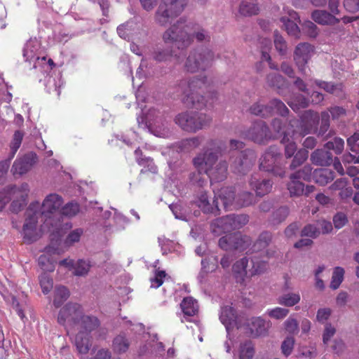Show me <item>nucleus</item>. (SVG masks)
<instances>
[{"mask_svg":"<svg viewBox=\"0 0 359 359\" xmlns=\"http://www.w3.org/2000/svg\"><path fill=\"white\" fill-rule=\"evenodd\" d=\"M196 38L198 42L209 40L204 29L200 28L198 25L193 22H187L186 19L180 18L175 23L172 25L163 34L162 39L166 43L175 44L178 49H187Z\"/></svg>","mask_w":359,"mask_h":359,"instance_id":"f257e3e1","label":"nucleus"},{"mask_svg":"<svg viewBox=\"0 0 359 359\" xmlns=\"http://www.w3.org/2000/svg\"><path fill=\"white\" fill-rule=\"evenodd\" d=\"M178 87L182 93V101L187 107L202 109L206 107L204 96L201 95L208 87L205 76L182 79Z\"/></svg>","mask_w":359,"mask_h":359,"instance_id":"f03ea898","label":"nucleus"},{"mask_svg":"<svg viewBox=\"0 0 359 359\" xmlns=\"http://www.w3.org/2000/svg\"><path fill=\"white\" fill-rule=\"evenodd\" d=\"M29 192V185L27 183L22 184L20 187L10 185L0 191V211L6 205L12 201L11 211L18 213L27 205V200Z\"/></svg>","mask_w":359,"mask_h":359,"instance_id":"7ed1b4c3","label":"nucleus"},{"mask_svg":"<svg viewBox=\"0 0 359 359\" xmlns=\"http://www.w3.org/2000/svg\"><path fill=\"white\" fill-rule=\"evenodd\" d=\"M175 121L183 130L196 133L209 126L212 122V117L205 113L187 111L177 114Z\"/></svg>","mask_w":359,"mask_h":359,"instance_id":"20e7f679","label":"nucleus"},{"mask_svg":"<svg viewBox=\"0 0 359 359\" xmlns=\"http://www.w3.org/2000/svg\"><path fill=\"white\" fill-rule=\"evenodd\" d=\"M208 144L210 147V149L198 154L193 158L194 168L197 170L205 172V174L217 163L224 147L222 142L217 140H210Z\"/></svg>","mask_w":359,"mask_h":359,"instance_id":"39448f33","label":"nucleus"},{"mask_svg":"<svg viewBox=\"0 0 359 359\" xmlns=\"http://www.w3.org/2000/svg\"><path fill=\"white\" fill-rule=\"evenodd\" d=\"M259 169L271 172L273 175L283 177L285 175V165L278 147L271 145L265 151L259 159Z\"/></svg>","mask_w":359,"mask_h":359,"instance_id":"423d86ee","label":"nucleus"},{"mask_svg":"<svg viewBox=\"0 0 359 359\" xmlns=\"http://www.w3.org/2000/svg\"><path fill=\"white\" fill-rule=\"evenodd\" d=\"M319 122L320 116L318 112L306 110L301 115L299 121L296 118H290L288 126L292 128V135L298 133L304 137L309 133L317 132Z\"/></svg>","mask_w":359,"mask_h":359,"instance_id":"0eeeda50","label":"nucleus"},{"mask_svg":"<svg viewBox=\"0 0 359 359\" xmlns=\"http://www.w3.org/2000/svg\"><path fill=\"white\" fill-rule=\"evenodd\" d=\"M214 60L215 54L212 50L208 48L194 50L186 60L184 69L191 73L205 71L212 65Z\"/></svg>","mask_w":359,"mask_h":359,"instance_id":"6e6552de","label":"nucleus"},{"mask_svg":"<svg viewBox=\"0 0 359 359\" xmlns=\"http://www.w3.org/2000/svg\"><path fill=\"white\" fill-rule=\"evenodd\" d=\"M249 112L252 115L267 118L275 114L286 117L290 110L280 100L275 98L271 100L267 104H263L260 100L253 103L249 108Z\"/></svg>","mask_w":359,"mask_h":359,"instance_id":"1a4fd4ad","label":"nucleus"},{"mask_svg":"<svg viewBox=\"0 0 359 359\" xmlns=\"http://www.w3.org/2000/svg\"><path fill=\"white\" fill-rule=\"evenodd\" d=\"M40 203L38 201L30 203L26 210L27 217L22 228L24 239L29 243H32L39 238L36 229L39 212Z\"/></svg>","mask_w":359,"mask_h":359,"instance_id":"9d476101","label":"nucleus"},{"mask_svg":"<svg viewBox=\"0 0 359 359\" xmlns=\"http://www.w3.org/2000/svg\"><path fill=\"white\" fill-rule=\"evenodd\" d=\"M256 154L253 150L234 152L230 158L231 169L235 173L245 175L255 164Z\"/></svg>","mask_w":359,"mask_h":359,"instance_id":"9b49d317","label":"nucleus"},{"mask_svg":"<svg viewBox=\"0 0 359 359\" xmlns=\"http://www.w3.org/2000/svg\"><path fill=\"white\" fill-rule=\"evenodd\" d=\"M243 137L259 144H266L271 138V133L267 123L258 120L243 133Z\"/></svg>","mask_w":359,"mask_h":359,"instance_id":"f8f14e48","label":"nucleus"},{"mask_svg":"<svg viewBox=\"0 0 359 359\" xmlns=\"http://www.w3.org/2000/svg\"><path fill=\"white\" fill-rule=\"evenodd\" d=\"M83 313L82 306L78 303L69 302L62 307L57 316V323L62 325L75 326Z\"/></svg>","mask_w":359,"mask_h":359,"instance_id":"ddd939ff","label":"nucleus"},{"mask_svg":"<svg viewBox=\"0 0 359 359\" xmlns=\"http://www.w3.org/2000/svg\"><path fill=\"white\" fill-rule=\"evenodd\" d=\"M248 221L249 217L247 215H229L217 218L212 223V226L224 233H229L242 228Z\"/></svg>","mask_w":359,"mask_h":359,"instance_id":"4468645a","label":"nucleus"},{"mask_svg":"<svg viewBox=\"0 0 359 359\" xmlns=\"http://www.w3.org/2000/svg\"><path fill=\"white\" fill-rule=\"evenodd\" d=\"M250 243L248 236H243L240 232L229 233L219 240V246L224 250H244Z\"/></svg>","mask_w":359,"mask_h":359,"instance_id":"2eb2a0df","label":"nucleus"},{"mask_svg":"<svg viewBox=\"0 0 359 359\" xmlns=\"http://www.w3.org/2000/svg\"><path fill=\"white\" fill-rule=\"evenodd\" d=\"M313 53L314 46L309 43H300L295 47L294 60L299 71L303 75H306L307 65Z\"/></svg>","mask_w":359,"mask_h":359,"instance_id":"dca6fc26","label":"nucleus"},{"mask_svg":"<svg viewBox=\"0 0 359 359\" xmlns=\"http://www.w3.org/2000/svg\"><path fill=\"white\" fill-rule=\"evenodd\" d=\"M183 9L161 1L154 15L155 22L160 26H166L172 19L179 16Z\"/></svg>","mask_w":359,"mask_h":359,"instance_id":"f3484780","label":"nucleus"},{"mask_svg":"<svg viewBox=\"0 0 359 359\" xmlns=\"http://www.w3.org/2000/svg\"><path fill=\"white\" fill-rule=\"evenodd\" d=\"M183 9L161 1L154 15L155 22L160 26H166L172 19L179 16Z\"/></svg>","mask_w":359,"mask_h":359,"instance_id":"a211bd4d","label":"nucleus"},{"mask_svg":"<svg viewBox=\"0 0 359 359\" xmlns=\"http://www.w3.org/2000/svg\"><path fill=\"white\" fill-rule=\"evenodd\" d=\"M272 239V234L270 232L264 231L262 233L258 239L255 242L251 248L253 255L265 257L269 258L273 254L270 252L267 248Z\"/></svg>","mask_w":359,"mask_h":359,"instance_id":"6ab92c4d","label":"nucleus"},{"mask_svg":"<svg viewBox=\"0 0 359 359\" xmlns=\"http://www.w3.org/2000/svg\"><path fill=\"white\" fill-rule=\"evenodd\" d=\"M37 156L34 153H29L22 158L16 159L11 168L14 176L22 175L27 172L36 162Z\"/></svg>","mask_w":359,"mask_h":359,"instance_id":"aec40b11","label":"nucleus"},{"mask_svg":"<svg viewBox=\"0 0 359 359\" xmlns=\"http://www.w3.org/2000/svg\"><path fill=\"white\" fill-rule=\"evenodd\" d=\"M63 204L62 196L57 194H50L43 200L40 208L42 209L41 215L53 214L60 210Z\"/></svg>","mask_w":359,"mask_h":359,"instance_id":"412c9836","label":"nucleus"},{"mask_svg":"<svg viewBox=\"0 0 359 359\" xmlns=\"http://www.w3.org/2000/svg\"><path fill=\"white\" fill-rule=\"evenodd\" d=\"M249 184L251 188L255 190L256 195L260 197L270 193L273 186V182L271 180L263 179L260 180L257 174L251 176Z\"/></svg>","mask_w":359,"mask_h":359,"instance_id":"4be33fe9","label":"nucleus"},{"mask_svg":"<svg viewBox=\"0 0 359 359\" xmlns=\"http://www.w3.org/2000/svg\"><path fill=\"white\" fill-rule=\"evenodd\" d=\"M228 163L226 161H219L212 166L206 175L211 182H222L227 177Z\"/></svg>","mask_w":359,"mask_h":359,"instance_id":"5701e85b","label":"nucleus"},{"mask_svg":"<svg viewBox=\"0 0 359 359\" xmlns=\"http://www.w3.org/2000/svg\"><path fill=\"white\" fill-rule=\"evenodd\" d=\"M245 325L253 337L265 334L267 332L266 322L260 317H252L248 319Z\"/></svg>","mask_w":359,"mask_h":359,"instance_id":"b1692460","label":"nucleus"},{"mask_svg":"<svg viewBox=\"0 0 359 359\" xmlns=\"http://www.w3.org/2000/svg\"><path fill=\"white\" fill-rule=\"evenodd\" d=\"M76 325L79 326V332L90 334L96 330L100 325V320L93 315H84L83 313L79 319V323Z\"/></svg>","mask_w":359,"mask_h":359,"instance_id":"393cba45","label":"nucleus"},{"mask_svg":"<svg viewBox=\"0 0 359 359\" xmlns=\"http://www.w3.org/2000/svg\"><path fill=\"white\" fill-rule=\"evenodd\" d=\"M180 308L187 321L190 322L189 318L198 314L199 306L196 299L192 297H184L180 303Z\"/></svg>","mask_w":359,"mask_h":359,"instance_id":"a878e982","label":"nucleus"},{"mask_svg":"<svg viewBox=\"0 0 359 359\" xmlns=\"http://www.w3.org/2000/svg\"><path fill=\"white\" fill-rule=\"evenodd\" d=\"M248 259L243 257L236 261L232 267L233 273L237 283L243 284L246 276H249V270H247Z\"/></svg>","mask_w":359,"mask_h":359,"instance_id":"bb28decb","label":"nucleus"},{"mask_svg":"<svg viewBox=\"0 0 359 359\" xmlns=\"http://www.w3.org/2000/svg\"><path fill=\"white\" fill-rule=\"evenodd\" d=\"M195 203L204 213H212L215 215L219 213L217 202L214 200L212 203H211L206 192H202Z\"/></svg>","mask_w":359,"mask_h":359,"instance_id":"cd10ccee","label":"nucleus"},{"mask_svg":"<svg viewBox=\"0 0 359 359\" xmlns=\"http://www.w3.org/2000/svg\"><path fill=\"white\" fill-rule=\"evenodd\" d=\"M311 161L314 165L327 166L333 162V156L327 149H317L311 154Z\"/></svg>","mask_w":359,"mask_h":359,"instance_id":"c85d7f7f","label":"nucleus"},{"mask_svg":"<svg viewBox=\"0 0 359 359\" xmlns=\"http://www.w3.org/2000/svg\"><path fill=\"white\" fill-rule=\"evenodd\" d=\"M217 196L222 201L225 209H228L231 206L236 208V197L233 187H226L221 188L217 192Z\"/></svg>","mask_w":359,"mask_h":359,"instance_id":"c756f323","label":"nucleus"},{"mask_svg":"<svg viewBox=\"0 0 359 359\" xmlns=\"http://www.w3.org/2000/svg\"><path fill=\"white\" fill-rule=\"evenodd\" d=\"M311 18L316 23L323 25H335L339 22V19L326 11L316 10L312 12Z\"/></svg>","mask_w":359,"mask_h":359,"instance_id":"7c9ffc66","label":"nucleus"},{"mask_svg":"<svg viewBox=\"0 0 359 359\" xmlns=\"http://www.w3.org/2000/svg\"><path fill=\"white\" fill-rule=\"evenodd\" d=\"M268 259L265 257L252 255L251 257L252 266L249 269V276L252 277L264 273L267 269Z\"/></svg>","mask_w":359,"mask_h":359,"instance_id":"2f4dec72","label":"nucleus"},{"mask_svg":"<svg viewBox=\"0 0 359 359\" xmlns=\"http://www.w3.org/2000/svg\"><path fill=\"white\" fill-rule=\"evenodd\" d=\"M75 345L79 353L86 354L91 346L90 334L79 332L76 335Z\"/></svg>","mask_w":359,"mask_h":359,"instance_id":"473e14b6","label":"nucleus"},{"mask_svg":"<svg viewBox=\"0 0 359 359\" xmlns=\"http://www.w3.org/2000/svg\"><path fill=\"white\" fill-rule=\"evenodd\" d=\"M334 177V171L327 168L319 169L314 172L315 182L321 186H325L331 182Z\"/></svg>","mask_w":359,"mask_h":359,"instance_id":"72a5a7b5","label":"nucleus"},{"mask_svg":"<svg viewBox=\"0 0 359 359\" xmlns=\"http://www.w3.org/2000/svg\"><path fill=\"white\" fill-rule=\"evenodd\" d=\"M130 346L128 339L124 334L117 335L113 340V351L118 354L126 353Z\"/></svg>","mask_w":359,"mask_h":359,"instance_id":"f704fd0d","label":"nucleus"},{"mask_svg":"<svg viewBox=\"0 0 359 359\" xmlns=\"http://www.w3.org/2000/svg\"><path fill=\"white\" fill-rule=\"evenodd\" d=\"M69 291L65 286H57L54 291L53 305L59 308L69 298Z\"/></svg>","mask_w":359,"mask_h":359,"instance_id":"c9c22d12","label":"nucleus"},{"mask_svg":"<svg viewBox=\"0 0 359 359\" xmlns=\"http://www.w3.org/2000/svg\"><path fill=\"white\" fill-rule=\"evenodd\" d=\"M271 126L276 133L283 135V138L280 141L281 143H285L288 142V135H290V133H287L286 130H285V125L280 118H273L271 122Z\"/></svg>","mask_w":359,"mask_h":359,"instance_id":"e433bc0d","label":"nucleus"},{"mask_svg":"<svg viewBox=\"0 0 359 359\" xmlns=\"http://www.w3.org/2000/svg\"><path fill=\"white\" fill-rule=\"evenodd\" d=\"M266 83L269 86L278 90L284 88L287 85L285 79L276 73L269 74L266 76Z\"/></svg>","mask_w":359,"mask_h":359,"instance_id":"4c0bfd02","label":"nucleus"},{"mask_svg":"<svg viewBox=\"0 0 359 359\" xmlns=\"http://www.w3.org/2000/svg\"><path fill=\"white\" fill-rule=\"evenodd\" d=\"M172 56H175L176 60L179 61L180 56L177 54L174 55L173 51L170 49L157 48L152 54L153 59L158 62H166Z\"/></svg>","mask_w":359,"mask_h":359,"instance_id":"58836bf2","label":"nucleus"},{"mask_svg":"<svg viewBox=\"0 0 359 359\" xmlns=\"http://www.w3.org/2000/svg\"><path fill=\"white\" fill-rule=\"evenodd\" d=\"M287 187L292 197H298L304 194V184L298 179H290Z\"/></svg>","mask_w":359,"mask_h":359,"instance_id":"ea45409f","label":"nucleus"},{"mask_svg":"<svg viewBox=\"0 0 359 359\" xmlns=\"http://www.w3.org/2000/svg\"><path fill=\"white\" fill-rule=\"evenodd\" d=\"M255 203V197L250 191H243L236 197V208L247 207Z\"/></svg>","mask_w":359,"mask_h":359,"instance_id":"a19ab883","label":"nucleus"},{"mask_svg":"<svg viewBox=\"0 0 359 359\" xmlns=\"http://www.w3.org/2000/svg\"><path fill=\"white\" fill-rule=\"evenodd\" d=\"M201 273H208L215 271L218 267V257L215 255L206 257L201 261Z\"/></svg>","mask_w":359,"mask_h":359,"instance_id":"79ce46f5","label":"nucleus"},{"mask_svg":"<svg viewBox=\"0 0 359 359\" xmlns=\"http://www.w3.org/2000/svg\"><path fill=\"white\" fill-rule=\"evenodd\" d=\"M219 318L223 324L231 325L236 319V310L229 306L223 307Z\"/></svg>","mask_w":359,"mask_h":359,"instance_id":"37998d69","label":"nucleus"},{"mask_svg":"<svg viewBox=\"0 0 359 359\" xmlns=\"http://www.w3.org/2000/svg\"><path fill=\"white\" fill-rule=\"evenodd\" d=\"M135 156L137 163L141 166L150 167L149 170L152 172H156V167L154 165L153 159L148 157H143V154L140 148L135 151Z\"/></svg>","mask_w":359,"mask_h":359,"instance_id":"c03bdc74","label":"nucleus"},{"mask_svg":"<svg viewBox=\"0 0 359 359\" xmlns=\"http://www.w3.org/2000/svg\"><path fill=\"white\" fill-rule=\"evenodd\" d=\"M259 8L256 4L243 1L240 5L239 13L243 16L257 15Z\"/></svg>","mask_w":359,"mask_h":359,"instance_id":"a18cd8bd","label":"nucleus"},{"mask_svg":"<svg viewBox=\"0 0 359 359\" xmlns=\"http://www.w3.org/2000/svg\"><path fill=\"white\" fill-rule=\"evenodd\" d=\"M203 140V137L196 136L191 138L183 140L180 142V148L184 151H191L198 147Z\"/></svg>","mask_w":359,"mask_h":359,"instance_id":"49530a36","label":"nucleus"},{"mask_svg":"<svg viewBox=\"0 0 359 359\" xmlns=\"http://www.w3.org/2000/svg\"><path fill=\"white\" fill-rule=\"evenodd\" d=\"M280 21L283 22V26L289 35L292 36L296 39H299L300 37V29L296 22L285 17L281 18Z\"/></svg>","mask_w":359,"mask_h":359,"instance_id":"de8ad7c7","label":"nucleus"},{"mask_svg":"<svg viewBox=\"0 0 359 359\" xmlns=\"http://www.w3.org/2000/svg\"><path fill=\"white\" fill-rule=\"evenodd\" d=\"M293 156V159L290 165V170H294L302 165L308 158L309 152L306 149H301Z\"/></svg>","mask_w":359,"mask_h":359,"instance_id":"09e8293b","label":"nucleus"},{"mask_svg":"<svg viewBox=\"0 0 359 359\" xmlns=\"http://www.w3.org/2000/svg\"><path fill=\"white\" fill-rule=\"evenodd\" d=\"M325 148L327 150H332L336 154H340L344 148V141L341 137H334L325 144Z\"/></svg>","mask_w":359,"mask_h":359,"instance_id":"8fccbe9b","label":"nucleus"},{"mask_svg":"<svg viewBox=\"0 0 359 359\" xmlns=\"http://www.w3.org/2000/svg\"><path fill=\"white\" fill-rule=\"evenodd\" d=\"M83 234V229L77 228L71 231L64 241V245L66 247L72 246L74 243L79 242L81 237Z\"/></svg>","mask_w":359,"mask_h":359,"instance_id":"3c124183","label":"nucleus"},{"mask_svg":"<svg viewBox=\"0 0 359 359\" xmlns=\"http://www.w3.org/2000/svg\"><path fill=\"white\" fill-rule=\"evenodd\" d=\"M300 301V295L297 293H288L283 296L279 297L278 303L285 306H292Z\"/></svg>","mask_w":359,"mask_h":359,"instance_id":"603ef678","label":"nucleus"},{"mask_svg":"<svg viewBox=\"0 0 359 359\" xmlns=\"http://www.w3.org/2000/svg\"><path fill=\"white\" fill-rule=\"evenodd\" d=\"M254 354V346L250 341H247L241 344L239 351L240 359H252Z\"/></svg>","mask_w":359,"mask_h":359,"instance_id":"864d4df0","label":"nucleus"},{"mask_svg":"<svg viewBox=\"0 0 359 359\" xmlns=\"http://www.w3.org/2000/svg\"><path fill=\"white\" fill-rule=\"evenodd\" d=\"M90 268V264L88 261H86L84 259H79L76 263L74 264V274L76 276H84L88 274Z\"/></svg>","mask_w":359,"mask_h":359,"instance_id":"5fc2aeb1","label":"nucleus"},{"mask_svg":"<svg viewBox=\"0 0 359 359\" xmlns=\"http://www.w3.org/2000/svg\"><path fill=\"white\" fill-rule=\"evenodd\" d=\"M344 269L340 266L335 267L332 273L330 287L333 290L339 288L344 280Z\"/></svg>","mask_w":359,"mask_h":359,"instance_id":"6e6d98bb","label":"nucleus"},{"mask_svg":"<svg viewBox=\"0 0 359 359\" xmlns=\"http://www.w3.org/2000/svg\"><path fill=\"white\" fill-rule=\"evenodd\" d=\"M312 172V168L310 165H306L302 168L292 173L290 175V179H298L309 181L311 178Z\"/></svg>","mask_w":359,"mask_h":359,"instance_id":"4d7b16f0","label":"nucleus"},{"mask_svg":"<svg viewBox=\"0 0 359 359\" xmlns=\"http://www.w3.org/2000/svg\"><path fill=\"white\" fill-rule=\"evenodd\" d=\"M39 265L45 271H53L55 261L48 255H41L38 259Z\"/></svg>","mask_w":359,"mask_h":359,"instance_id":"13d9d810","label":"nucleus"},{"mask_svg":"<svg viewBox=\"0 0 359 359\" xmlns=\"http://www.w3.org/2000/svg\"><path fill=\"white\" fill-rule=\"evenodd\" d=\"M205 175H206L205 172L196 170V172L190 173V182L193 185L197 186L198 187H203L207 184V179L205 178Z\"/></svg>","mask_w":359,"mask_h":359,"instance_id":"bf43d9fd","label":"nucleus"},{"mask_svg":"<svg viewBox=\"0 0 359 359\" xmlns=\"http://www.w3.org/2000/svg\"><path fill=\"white\" fill-rule=\"evenodd\" d=\"M289 215V208L287 206H282L275 210L272 214V222L273 224H278L285 221Z\"/></svg>","mask_w":359,"mask_h":359,"instance_id":"052dcab7","label":"nucleus"},{"mask_svg":"<svg viewBox=\"0 0 359 359\" xmlns=\"http://www.w3.org/2000/svg\"><path fill=\"white\" fill-rule=\"evenodd\" d=\"M24 134L20 130H16L13 135V140L11 143V158H13L20 148L23 139Z\"/></svg>","mask_w":359,"mask_h":359,"instance_id":"680f3d73","label":"nucleus"},{"mask_svg":"<svg viewBox=\"0 0 359 359\" xmlns=\"http://www.w3.org/2000/svg\"><path fill=\"white\" fill-rule=\"evenodd\" d=\"M320 234V230L319 226H317V223L306 224L301 231V236L302 237L306 236L312 238H316Z\"/></svg>","mask_w":359,"mask_h":359,"instance_id":"e2e57ef3","label":"nucleus"},{"mask_svg":"<svg viewBox=\"0 0 359 359\" xmlns=\"http://www.w3.org/2000/svg\"><path fill=\"white\" fill-rule=\"evenodd\" d=\"M39 283L43 294H48L53 287V281L50 276L46 273H43L39 276Z\"/></svg>","mask_w":359,"mask_h":359,"instance_id":"0e129e2a","label":"nucleus"},{"mask_svg":"<svg viewBox=\"0 0 359 359\" xmlns=\"http://www.w3.org/2000/svg\"><path fill=\"white\" fill-rule=\"evenodd\" d=\"M79 212V205L77 203L70 202L63 206L60 210L61 215L72 217Z\"/></svg>","mask_w":359,"mask_h":359,"instance_id":"69168bd1","label":"nucleus"},{"mask_svg":"<svg viewBox=\"0 0 359 359\" xmlns=\"http://www.w3.org/2000/svg\"><path fill=\"white\" fill-rule=\"evenodd\" d=\"M288 105L294 111H297L299 109L306 108L309 106V100L306 97L299 95L293 101L287 102Z\"/></svg>","mask_w":359,"mask_h":359,"instance_id":"338daca9","label":"nucleus"},{"mask_svg":"<svg viewBox=\"0 0 359 359\" xmlns=\"http://www.w3.org/2000/svg\"><path fill=\"white\" fill-rule=\"evenodd\" d=\"M274 45L276 50L281 55H285L287 53V43L282 36L279 35L277 32L274 36Z\"/></svg>","mask_w":359,"mask_h":359,"instance_id":"774afa93","label":"nucleus"}]
</instances>
